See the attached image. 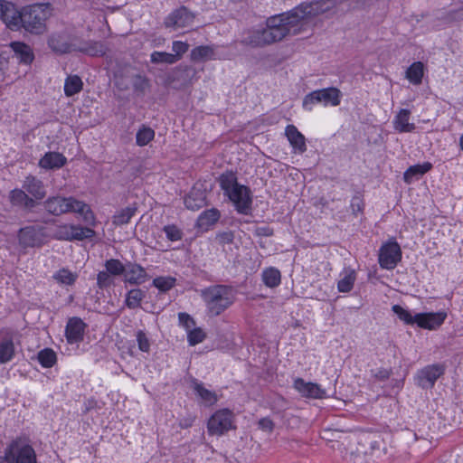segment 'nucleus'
<instances>
[{"label":"nucleus","instance_id":"f257e3e1","mask_svg":"<svg viewBox=\"0 0 463 463\" xmlns=\"http://www.w3.org/2000/svg\"><path fill=\"white\" fill-rule=\"evenodd\" d=\"M326 10L319 2L298 6L288 13L271 16L266 21V27L251 29L244 33L241 43L252 48L264 47L284 39L290 30L307 16L316 15Z\"/></svg>","mask_w":463,"mask_h":463},{"label":"nucleus","instance_id":"f03ea898","mask_svg":"<svg viewBox=\"0 0 463 463\" xmlns=\"http://www.w3.org/2000/svg\"><path fill=\"white\" fill-rule=\"evenodd\" d=\"M218 182L224 195L234 204L236 211L241 214H249L251 211V193L248 186L238 183L236 174L226 171L219 176Z\"/></svg>","mask_w":463,"mask_h":463},{"label":"nucleus","instance_id":"7ed1b4c3","mask_svg":"<svg viewBox=\"0 0 463 463\" xmlns=\"http://www.w3.org/2000/svg\"><path fill=\"white\" fill-rule=\"evenodd\" d=\"M43 207L48 213L54 216L74 212L82 214L87 222L94 219L90 206L71 196H51L43 202Z\"/></svg>","mask_w":463,"mask_h":463},{"label":"nucleus","instance_id":"20e7f679","mask_svg":"<svg viewBox=\"0 0 463 463\" xmlns=\"http://www.w3.org/2000/svg\"><path fill=\"white\" fill-rule=\"evenodd\" d=\"M202 297L206 305L208 314L213 317L221 315L235 300L233 289L224 285H215L203 289Z\"/></svg>","mask_w":463,"mask_h":463},{"label":"nucleus","instance_id":"39448f33","mask_svg":"<svg viewBox=\"0 0 463 463\" xmlns=\"http://www.w3.org/2000/svg\"><path fill=\"white\" fill-rule=\"evenodd\" d=\"M0 463H37V457L29 439L16 437L5 447Z\"/></svg>","mask_w":463,"mask_h":463},{"label":"nucleus","instance_id":"423d86ee","mask_svg":"<svg viewBox=\"0 0 463 463\" xmlns=\"http://www.w3.org/2000/svg\"><path fill=\"white\" fill-rule=\"evenodd\" d=\"M52 14L50 4L33 5L22 11L21 28L33 33H41L45 29V22Z\"/></svg>","mask_w":463,"mask_h":463},{"label":"nucleus","instance_id":"0eeeda50","mask_svg":"<svg viewBox=\"0 0 463 463\" xmlns=\"http://www.w3.org/2000/svg\"><path fill=\"white\" fill-rule=\"evenodd\" d=\"M235 429V416L229 409L216 411L207 421V431L211 436H222Z\"/></svg>","mask_w":463,"mask_h":463},{"label":"nucleus","instance_id":"6e6552de","mask_svg":"<svg viewBox=\"0 0 463 463\" xmlns=\"http://www.w3.org/2000/svg\"><path fill=\"white\" fill-rule=\"evenodd\" d=\"M341 101V91L335 87L314 90L305 96L303 107L311 110L316 104L321 103L324 106H338Z\"/></svg>","mask_w":463,"mask_h":463},{"label":"nucleus","instance_id":"1a4fd4ad","mask_svg":"<svg viewBox=\"0 0 463 463\" xmlns=\"http://www.w3.org/2000/svg\"><path fill=\"white\" fill-rule=\"evenodd\" d=\"M94 235L95 232L90 228L62 224L56 228L53 237L61 241H82L92 238Z\"/></svg>","mask_w":463,"mask_h":463},{"label":"nucleus","instance_id":"9d476101","mask_svg":"<svg viewBox=\"0 0 463 463\" xmlns=\"http://www.w3.org/2000/svg\"><path fill=\"white\" fill-rule=\"evenodd\" d=\"M76 36L66 31L53 33L48 39V46L58 54L73 52L76 46Z\"/></svg>","mask_w":463,"mask_h":463},{"label":"nucleus","instance_id":"9b49d317","mask_svg":"<svg viewBox=\"0 0 463 463\" xmlns=\"http://www.w3.org/2000/svg\"><path fill=\"white\" fill-rule=\"evenodd\" d=\"M402 260V250L396 241L384 243L379 251V264L385 269H393Z\"/></svg>","mask_w":463,"mask_h":463},{"label":"nucleus","instance_id":"f8f14e48","mask_svg":"<svg viewBox=\"0 0 463 463\" xmlns=\"http://www.w3.org/2000/svg\"><path fill=\"white\" fill-rule=\"evenodd\" d=\"M0 18L11 30H19L22 24V12L6 1H0Z\"/></svg>","mask_w":463,"mask_h":463},{"label":"nucleus","instance_id":"ddd939ff","mask_svg":"<svg viewBox=\"0 0 463 463\" xmlns=\"http://www.w3.org/2000/svg\"><path fill=\"white\" fill-rule=\"evenodd\" d=\"M444 373V366L431 364L422 368L417 374V383L423 389L432 388L436 381Z\"/></svg>","mask_w":463,"mask_h":463},{"label":"nucleus","instance_id":"4468645a","mask_svg":"<svg viewBox=\"0 0 463 463\" xmlns=\"http://www.w3.org/2000/svg\"><path fill=\"white\" fill-rule=\"evenodd\" d=\"M43 228L29 226L19 231V243L24 247H40L44 242Z\"/></svg>","mask_w":463,"mask_h":463},{"label":"nucleus","instance_id":"2eb2a0df","mask_svg":"<svg viewBox=\"0 0 463 463\" xmlns=\"http://www.w3.org/2000/svg\"><path fill=\"white\" fill-rule=\"evenodd\" d=\"M293 386L305 398L325 399L327 397L326 391L319 384L305 382L302 378H297Z\"/></svg>","mask_w":463,"mask_h":463},{"label":"nucleus","instance_id":"dca6fc26","mask_svg":"<svg viewBox=\"0 0 463 463\" xmlns=\"http://www.w3.org/2000/svg\"><path fill=\"white\" fill-rule=\"evenodd\" d=\"M87 325L81 318L73 317L69 318L65 327V336L71 345L80 343L83 340Z\"/></svg>","mask_w":463,"mask_h":463},{"label":"nucleus","instance_id":"f3484780","mask_svg":"<svg viewBox=\"0 0 463 463\" xmlns=\"http://www.w3.org/2000/svg\"><path fill=\"white\" fill-rule=\"evenodd\" d=\"M23 188L27 192L31 198L35 200L37 204L38 202L43 200L47 194L43 182L32 175L25 176L23 181Z\"/></svg>","mask_w":463,"mask_h":463},{"label":"nucleus","instance_id":"a211bd4d","mask_svg":"<svg viewBox=\"0 0 463 463\" xmlns=\"http://www.w3.org/2000/svg\"><path fill=\"white\" fill-rule=\"evenodd\" d=\"M108 51L107 45L101 41H84L77 37L74 52H82L92 57H101Z\"/></svg>","mask_w":463,"mask_h":463},{"label":"nucleus","instance_id":"6ab92c4d","mask_svg":"<svg viewBox=\"0 0 463 463\" xmlns=\"http://www.w3.org/2000/svg\"><path fill=\"white\" fill-rule=\"evenodd\" d=\"M149 279L145 268L136 262H128L125 267L124 281L130 285H141Z\"/></svg>","mask_w":463,"mask_h":463},{"label":"nucleus","instance_id":"aec40b11","mask_svg":"<svg viewBox=\"0 0 463 463\" xmlns=\"http://www.w3.org/2000/svg\"><path fill=\"white\" fill-rule=\"evenodd\" d=\"M194 15L185 7L182 6L174 11L166 19V25L175 29L191 26L194 23Z\"/></svg>","mask_w":463,"mask_h":463},{"label":"nucleus","instance_id":"412c9836","mask_svg":"<svg viewBox=\"0 0 463 463\" xmlns=\"http://www.w3.org/2000/svg\"><path fill=\"white\" fill-rule=\"evenodd\" d=\"M446 317V313L443 312L418 313L414 321L421 328L435 330L443 324Z\"/></svg>","mask_w":463,"mask_h":463},{"label":"nucleus","instance_id":"4be33fe9","mask_svg":"<svg viewBox=\"0 0 463 463\" xmlns=\"http://www.w3.org/2000/svg\"><path fill=\"white\" fill-rule=\"evenodd\" d=\"M9 47L14 52L13 57L20 63L30 65L34 60L33 49L28 44L22 42H12Z\"/></svg>","mask_w":463,"mask_h":463},{"label":"nucleus","instance_id":"5701e85b","mask_svg":"<svg viewBox=\"0 0 463 463\" xmlns=\"http://www.w3.org/2000/svg\"><path fill=\"white\" fill-rule=\"evenodd\" d=\"M10 203L14 206H19L26 210H32L37 206L35 200L31 198L27 192L22 189L15 188L9 194Z\"/></svg>","mask_w":463,"mask_h":463},{"label":"nucleus","instance_id":"b1692460","mask_svg":"<svg viewBox=\"0 0 463 463\" xmlns=\"http://www.w3.org/2000/svg\"><path fill=\"white\" fill-rule=\"evenodd\" d=\"M15 355L13 332L6 330L3 339L0 341V364H6L13 360Z\"/></svg>","mask_w":463,"mask_h":463},{"label":"nucleus","instance_id":"393cba45","mask_svg":"<svg viewBox=\"0 0 463 463\" xmlns=\"http://www.w3.org/2000/svg\"><path fill=\"white\" fill-rule=\"evenodd\" d=\"M285 135L296 152L302 154L307 150L306 138L294 125L286 127Z\"/></svg>","mask_w":463,"mask_h":463},{"label":"nucleus","instance_id":"a878e982","mask_svg":"<svg viewBox=\"0 0 463 463\" xmlns=\"http://www.w3.org/2000/svg\"><path fill=\"white\" fill-rule=\"evenodd\" d=\"M411 111L406 109H402L393 119V128L400 133L412 132L415 129V125L410 123Z\"/></svg>","mask_w":463,"mask_h":463},{"label":"nucleus","instance_id":"bb28decb","mask_svg":"<svg viewBox=\"0 0 463 463\" xmlns=\"http://www.w3.org/2000/svg\"><path fill=\"white\" fill-rule=\"evenodd\" d=\"M67 162L66 157L58 152H48L39 161V165L44 169L61 168Z\"/></svg>","mask_w":463,"mask_h":463},{"label":"nucleus","instance_id":"cd10ccee","mask_svg":"<svg viewBox=\"0 0 463 463\" xmlns=\"http://www.w3.org/2000/svg\"><path fill=\"white\" fill-rule=\"evenodd\" d=\"M137 211V207L135 204L120 209L112 216V223L116 226L128 224Z\"/></svg>","mask_w":463,"mask_h":463},{"label":"nucleus","instance_id":"c85d7f7f","mask_svg":"<svg viewBox=\"0 0 463 463\" xmlns=\"http://www.w3.org/2000/svg\"><path fill=\"white\" fill-rule=\"evenodd\" d=\"M261 279L266 287L274 288L281 282V273L274 267L266 268L262 270Z\"/></svg>","mask_w":463,"mask_h":463},{"label":"nucleus","instance_id":"c756f323","mask_svg":"<svg viewBox=\"0 0 463 463\" xmlns=\"http://www.w3.org/2000/svg\"><path fill=\"white\" fill-rule=\"evenodd\" d=\"M220 217L221 213L217 209L212 208L210 210H206L199 215L197 225L202 229H208L210 226L217 222Z\"/></svg>","mask_w":463,"mask_h":463},{"label":"nucleus","instance_id":"7c9ffc66","mask_svg":"<svg viewBox=\"0 0 463 463\" xmlns=\"http://www.w3.org/2000/svg\"><path fill=\"white\" fill-rule=\"evenodd\" d=\"M432 168V165L430 162L423 164L414 165L410 166L403 175L404 182L411 184L414 176H420L429 172Z\"/></svg>","mask_w":463,"mask_h":463},{"label":"nucleus","instance_id":"2f4dec72","mask_svg":"<svg viewBox=\"0 0 463 463\" xmlns=\"http://www.w3.org/2000/svg\"><path fill=\"white\" fill-rule=\"evenodd\" d=\"M424 74V65L421 61L413 62L406 71V78L413 85H420Z\"/></svg>","mask_w":463,"mask_h":463},{"label":"nucleus","instance_id":"473e14b6","mask_svg":"<svg viewBox=\"0 0 463 463\" xmlns=\"http://www.w3.org/2000/svg\"><path fill=\"white\" fill-rule=\"evenodd\" d=\"M83 82L78 75H69L64 82V94L67 97H71L81 91Z\"/></svg>","mask_w":463,"mask_h":463},{"label":"nucleus","instance_id":"72a5a7b5","mask_svg":"<svg viewBox=\"0 0 463 463\" xmlns=\"http://www.w3.org/2000/svg\"><path fill=\"white\" fill-rule=\"evenodd\" d=\"M146 293L140 288H132L126 294L125 305L135 309L140 307L142 300L145 298Z\"/></svg>","mask_w":463,"mask_h":463},{"label":"nucleus","instance_id":"f704fd0d","mask_svg":"<svg viewBox=\"0 0 463 463\" xmlns=\"http://www.w3.org/2000/svg\"><path fill=\"white\" fill-rule=\"evenodd\" d=\"M184 204L191 210H198L205 205V196L200 191L193 190L185 198Z\"/></svg>","mask_w":463,"mask_h":463},{"label":"nucleus","instance_id":"c9c22d12","mask_svg":"<svg viewBox=\"0 0 463 463\" xmlns=\"http://www.w3.org/2000/svg\"><path fill=\"white\" fill-rule=\"evenodd\" d=\"M194 390L197 393V395L203 400V402L207 405H213L217 402L218 398L214 392H212L206 389L203 383H194Z\"/></svg>","mask_w":463,"mask_h":463},{"label":"nucleus","instance_id":"e433bc0d","mask_svg":"<svg viewBox=\"0 0 463 463\" xmlns=\"http://www.w3.org/2000/svg\"><path fill=\"white\" fill-rule=\"evenodd\" d=\"M40 364L44 368L52 367L57 362L56 353L51 348H44L37 354Z\"/></svg>","mask_w":463,"mask_h":463},{"label":"nucleus","instance_id":"4c0bfd02","mask_svg":"<svg viewBox=\"0 0 463 463\" xmlns=\"http://www.w3.org/2000/svg\"><path fill=\"white\" fill-rule=\"evenodd\" d=\"M52 278L60 284L71 286L77 280L78 274L63 268L55 272Z\"/></svg>","mask_w":463,"mask_h":463},{"label":"nucleus","instance_id":"58836bf2","mask_svg":"<svg viewBox=\"0 0 463 463\" xmlns=\"http://www.w3.org/2000/svg\"><path fill=\"white\" fill-rule=\"evenodd\" d=\"M191 59L194 61L210 60L214 55V52L210 46H198L191 51Z\"/></svg>","mask_w":463,"mask_h":463},{"label":"nucleus","instance_id":"ea45409f","mask_svg":"<svg viewBox=\"0 0 463 463\" xmlns=\"http://www.w3.org/2000/svg\"><path fill=\"white\" fill-rule=\"evenodd\" d=\"M154 137L155 131L151 128L143 127L137 133L136 142L137 146H144L153 140Z\"/></svg>","mask_w":463,"mask_h":463},{"label":"nucleus","instance_id":"a19ab883","mask_svg":"<svg viewBox=\"0 0 463 463\" xmlns=\"http://www.w3.org/2000/svg\"><path fill=\"white\" fill-rule=\"evenodd\" d=\"M106 270L111 275V276H120L124 275L125 272V267L119 260L118 259H109L106 260L104 264Z\"/></svg>","mask_w":463,"mask_h":463},{"label":"nucleus","instance_id":"79ce46f5","mask_svg":"<svg viewBox=\"0 0 463 463\" xmlns=\"http://www.w3.org/2000/svg\"><path fill=\"white\" fill-rule=\"evenodd\" d=\"M151 61L153 63L173 64L177 61V55L164 52H154L151 54Z\"/></svg>","mask_w":463,"mask_h":463},{"label":"nucleus","instance_id":"37998d69","mask_svg":"<svg viewBox=\"0 0 463 463\" xmlns=\"http://www.w3.org/2000/svg\"><path fill=\"white\" fill-rule=\"evenodd\" d=\"M354 281L355 273L352 270L338 281L337 288L340 292L347 293L352 290Z\"/></svg>","mask_w":463,"mask_h":463},{"label":"nucleus","instance_id":"c03bdc74","mask_svg":"<svg viewBox=\"0 0 463 463\" xmlns=\"http://www.w3.org/2000/svg\"><path fill=\"white\" fill-rule=\"evenodd\" d=\"M392 309L394 312V314H396L398 316V317L402 321H403L405 324H407V325L416 324V321H414V319H416V315L412 316L409 310L404 309L400 305L392 306Z\"/></svg>","mask_w":463,"mask_h":463},{"label":"nucleus","instance_id":"a18cd8bd","mask_svg":"<svg viewBox=\"0 0 463 463\" xmlns=\"http://www.w3.org/2000/svg\"><path fill=\"white\" fill-rule=\"evenodd\" d=\"M175 284V279L172 277H157L153 280V285L164 292L170 290Z\"/></svg>","mask_w":463,"mask_h":463},{"label":"nucleus","instance_id":"49530a36","mask_svg":"<svg viewBox=\"0 0 463 463\" xmlns=\"http://www.w3.org/2000/svg\"><path fill=\"white\" fill-rule=\"evenodd\" d=\"M163 231L165 232L166 238L171 241H177L183 238L184 233L182 230L175 224L165 225L163 228Z\"/></svg>","mask_w":463,"mask_h":463},{"label":"nucleus","instance_id":"de8ad7c7","mask_svg":"<svg viewBox=\"0 0 463 463\" xmlns=\"http://www.w3.org/2000/svg\"><path fill=\"white\" fill-rule=\"evenodd\" d=\"M205 336V333L201 328L190 329L188 332V342L190 345H195L202 343Z\"/></svg>","mask_w":463,"mask_h":463},{"label":"nucleus","instance_id":"09e8293b","mask_svg":"<svg viewBox=\"0 0 463 463\" xmlns=\"http://www.w3.org/2000/svg\"><path fill=\"white\" fill-rule=\"evenodd\" d=\"M113 284V279L111 275L107 271H99L97 275V286L99 288H106L110 287Z\"/></svg>","mask_w":463,"mask_h":463},{"label":"nucleus","instance_id":"8fccbe9b","mask_svg":"<svg viewBox=\"0 0 463 463\" xmlns=\"http://www.w3.org/2000/svg\"><path fill=\"white\" fill-rule=\"evenodd\" d=\"M137 345H138V348L140 351L142 352H149L150 350V342H149V339L147 338L146 333L142 330H138L137 332Z\"/></svg>","mask_w":463,"mask_h":463},{"label":"nucleus","instance_id":"3c124183","mask_svg":"<svg viewBox=\"0 0 463 463\" xmlns=\"http://www.w3.org/2000/svg\"><path fill=\"white\" fill-rule=\"evenodd\" d=\"M216 241L220 245L232 244L234 241V232L232 231H226L216 234Z\"/></svg>","mask_w":463,"mask_h":463},{"label":"nucleus","instance_id":"603ef678","mask_svg":"<svg viewBox=\"0 0 463 463\" xmlns=\"http://www.w3.org/2000/svg\"><path fill=\"white\" fill-rule=\"evenodd\" d=\"M133 87L135 91L144 93L148 87V80L140 75L135 77Z\"/></svg>","mask_w":463,"mask_h":463},{"label":"nucleus","instance_id":"864d4df0","mask_svg":"<svg viewBox=\"0 0 463 463\" xmlns=\"http://www.w3.org/2000/svg\"><path fill=\"white\" fill-rule=\"evenodd\" d=\"M189 45L186 43L181 41H175L173 43V55H177V61L180 60L181 56L188 51Z\"/></svg>","mask_w":463,"mask_h":463},{"label":"nucleus","instance_id":"5fc2aeb1","mask_svg":"<svg viewBox=\"0 0 463 463\" xmlns=\"http://www.w3.org/2000/svg\"><path fill=\"white\" fill-rule=\"evenodd\" d=\"M258 426L261 430L271 433L274 430L275 423L273 422V420L270 418L265 417V418H261L258 421Z\"/></svg>","mask_w":463,"mask_h":463},{"label":"nucleus","instance_id":"6e6d98bb","mask_svg":"<svg viewBox=\"0 0 463 463\" xmlns=\"http://www.w3.org/2000/svg\"><path fill=\"white\" fill-rule=\"evenodd\" d=\"M178 319L180 324L183 326H184L187 330H190L195 325V322L193 319V317H191V316L186 313H179Z\"/></svg>","mask_w":463,"mask_h":463},{"label":"nucleus","instance_id":"4d7b16f0","mask_svg":"<svg viewBox=\"0 0 463 463\" xmlns=\"http://www.w3.org/2000/svg\"><path fill=\"white\" fill-rule=\"evenodd\" d=\"M194 420V418H193V417L182 419L179 422V426L182 429L190 428L193 425Z\"/></svg>","mask_w":463,"mask_h":463},{"label":"nucleus","instance_id":"13d9d810","mask_svg":"<svg viewBox=\"0 0 463 463\" xmlns=\"http://www.w3.org/2000/svg\"><path fill=\"white\" fill-rule=\"evenodd\" d=\"M356 205V208L360 211V200L358 198L354 199L352 203V207L354 209V206Z\"/></svg>","mask_w":463,"mask_h":463},{"label":"nucleus","instance_id":"bf43d9fd","mask_svg":"<svg viewBox=\"0 0 463 463\" xmlns=\"http://www.w3.org/2000/svg\"><path fill=\"white\" fill-rule=\"evenodd\" d=\"M459 146H460V148L462 149L463 151V135L460 137L459 138Z\"/></svg>","mask_w":463,"mask_h":463}]
</instances>
